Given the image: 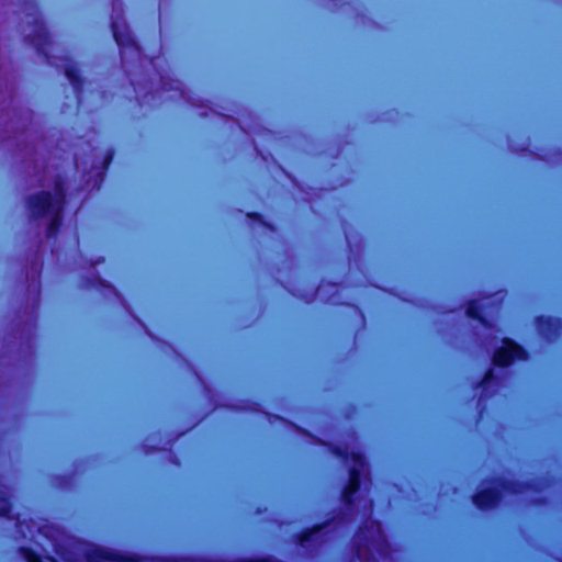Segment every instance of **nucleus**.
Masks as SVG:
<instances>
[{"mask_svg": "<svg viewBox=\"0 0 562 562\" xmlns=\"http://www.w3.org/2000/svg\"><path fill=\"white\" fill-rule=\"evenodd\" d=\"M494 372L491 370L486 373L484 380H483V383H482V386H483V392H487V390L490 389V386L494 383Z\"/></svg>", "mask_w": 562, "mask_h": 562, "instance_id": "14", "label": "nucleus"}, {"mask_svg": "<svg viewBox=\"0 0 562 562\" xmlns=\"http://www.w3.org/2000/svg\"><path fill=\"white\" fill-rule=\"evenodd\" d=\"M37 530H38V533H41V535H43V536H45L47 538L52 537L50 533H49L50 532V527H48V526H38Z\"/></svg>", "mask_w": 562, "mask_h": 562, "instance_id": "16", "label": "nucleus"}, {"mask_svg": "<svg viewBox=\"0 0 562 562\" xmlns=\"http://www.w3.org/2000/svg\"><path fill=\"white\" fill-rule=\"evenodd\" d=\"M10 513L9 490L0 483V516H8Z\"/></svg>", "mask_w": 562, "mask_h": 562, "instance_id": "12", "label": "nucleus"}, {"mask_svg": "<svg viewBox=\"0 0 562 562\" xmlns=\"http://www.w3.org/2000/svg\"><path fill=\"white\" fill-rule=\"evenodd\" d=\"M336 453L341 456L345 460L346 465L349 469V485L344 491L342 499L345 504L352 509L358 507L356 504L358 494L360 493L361 485L364 486V492L368 493L369 472L362 453L359 451L355 442L351 446L346 447L342 451L336 450Z\"/></svg>", "mask_w": 562, "mask_h": 562, "instance_id": "3", "label": "nucleus"}, {"mask_svg": "<svg viewBox=\"0 0 562 562\" xmlns=\"http://www.w3.org/2000/svg\"><path fill=\"white\" fill-rule=\"evenodd\" d=\"M357 558L361 562L375 560V554L386 557L389 544L378 521H368L361 527L355 539Z\"/></svg>", "mask_w": 562, "mask_h": 562, "instance_id": "4", "label": "nucleus"}, {"mask_svg": "<svg viewBox=\"0 0 562 562\" xmlns=\"http://www.w3.org/2000/svg\"><path fill=\"white\" fill-rule=\"evenodd\" d=\"M175 85H176L175 90L179 91V93H180V95H181V97H184V92H183V90L181 89V85H180V82L176 81V82H175ZM170 89H173V87H171Z\"/></svg>", "mask_w": 562, "mask_h": 562, "instance_id": "17", "label": "nucleus"}, {"mask_svg": "<svg viewBox=\"0 0 562 562\" xmlns=\"http://www.w3.org/2000/svg\"><path fill=\"white\" fill-rule=\"evenodd\" d=\"M490 301L491 297L473 301L470 302L467 308V314L472 318L479 319L485 327H492L486 318V313L484 312V308L487 306V302L490 303Z\"/></svg>", "mask_w": 562, "mask_h": 562, "instance_id": "9", "label": "nucleus"}, {"mask_svg": "<svg viewBox=\"0 0 562 562\" xmlns=\"http://www.w3.org/2000/svg\"><path fill=\"white\" fill-rule=\"evenodd\" d=\"M537 326L540 335L548 340L557 337L561 330V322L551 317H539Z\"/></svg>", "mask_w": 562, "mask_h": 562, "instance_id": "8", "label": "nucleus"}, {"mask_svg": "<svg viewBox=\"0 0 562 562\" xmlns=\"http://www.w3.org/2000/svg\"><path fill=\"white\" fill-rule=\"evenodd\" d=\"M32 525H34L32 522ZM16 528L18 532H20L24 538L30 536L32 539L35 538L33 532V526L29 525L25 520H21L20 517L16 518Z\"/></svg>", "mask_w": 562, "mask_h": 562, "instance_id": "13", "label": "nucleus"}, {"mask_svg": "<svg viewBox=\"0 0 562 562\" xmlns=\"http://www.w3.org/2000/svg\"><path fill=\"white\" fill-rule=\"evenodd\" d=\"M53 546L55 552L67 562H157L150 559L124 557L117 552L94 544L72 540L68 542V547L72 550L68 554L61 552L60 544L56 539H53ZM22 552L26 562H57L50 557H43L32 550L22 549Z\"/></svg>", "mask_w": 562, "mask_h": 562, "instance_id": "1", "label": "nucleus"}, {"mask_svg": "<svg viewBox=\"0 0 562 562\" xmlns=\"http://www.w3.org/2000/svg\"><path fill=\"white\" fill-rule=\"evenodd\" d=\"M364 508H367V509H370V510H371V508H372V503H371V501H366Z\"/></svg>", "mask_w": 562, "mask_h": 562, "instance_id": "18", "label": "nucleus"}, {"mask_svg": "<svg viewBox=\"0 0 562 562\" xmlns=\"http://www.w3.org/2000/svg\"><path fill=\"white\" fill-rule=\"evenodd\" d=\"M510 490L506 484L496 481L492 483V486L480 491L473 497V503L480 509H490L497 505L501 495Z\"/></svg>", "mask_w": 562, "mask_h": 562, "instance_id": "7", "label": "nucleus"}, {"mask_svg": "<svg viewBox=\"0 0 562 562\" xmlns=\"http://www.w3.org/2000/svg\"><path fill=\"white\" fill-rule=\"evenodd\" d=\"M64 186L60 179L54 181L53 192H42L27 200V209L33 218H45L47 222V237H54L61 217L64 204Z\"/></svg>", "mask_w": 562, "mask_h": 562, "instance_id": "2", "label": "nucleus"}, {"mask_svg": "<svg viewBox=\"0 0 562 562\" xmlns=\"http://www.w3.org/2000/svg\"><path fill=\"white\" fill-rule=\"evenodd\" d=\"M49 63L56 65L57 67H60L64 70L66 77L69 79L70 83L72 85L75 92L77 94H79L80 79H79V75H78L76 65L67 58L63 59L60 65L56 64L55 61H52V60H49Z\"/></svg>", "mask_w": 562, "mask_h": 562, "instance_id": "10", "label": "nucleus"}, {"mask_svg": "<svg viewBox=\"0 0 562 562\" xmlns=\"http://www.w3.org/2000/svg\"><path fill=\"white\" fill-rule=\"evenodd\" d=\"M76 165H77V168L80 167V162H79L78 158L76 159Z\"/></svg>", "mask_w": 562, "mask_h": 562, "instance_id": "19", "label": "nucleus"}, {"mask_svg": "<svg viewBox=\"0 0 562 562\" xmlns=\"http://www.w3.org/2000/svg\"><path fill=\"white\" fill-rule=\"evenodd\" d=\"M35 22V31L34 37L32 38V43L37 47V49L47 55L45 46L48 43V35L44 25L38 21V19H34Z\"/></svg>", "mask_w": 562, "mask_h": 562, "instance_id": "11", "label": "nucleus"}, {"mask_svg": "<svg viewBox=\"0 0 562 562\" xmlns=\"http://www.w3.org/2000/svg\"><path fill=\"white\" fill-rule=\"evenodd\" d=\"M526 358L527 353L520 346L508 338H503L502 346L493 355V363L495 367L505 368L515 360H525Z\"/></svg>", "mask_w": 562, "mask_h": 562, "instance_id": "6", "label": "nucleus"}, {"mask_svg": "<svg viewBox=\"0 0 562 562\" xmlns=\"http://www.w3.org/2000/svg\"><path fill=\"white\" fill-rule=\"evenodd\" d=\"M323 530H324V527H319L316 530H313L312 532H310L302 539V543L304 544L306 542H310L314 537L318 536V533H321Z\"/></svg>", "mask_w": 562, "mask_h": 562, "instance_id": "15", "label": "nucleus"}, {"mask_svg": "<svg viewBox=\"0 0 562 562\" xmlns=\"http://www.w3.org/2000/svg\"><path fill=\"white\" fill-rule=\"evenodd\" d=\"M111 19L113 36L121 48L122 59L124 60L128 54L138 57L140 54L139 47L134 41L125 21L116 13L115 8L113 9Z\"/></svg>", "mask_w": 562, "mask_h": 562, "instance_id": "5", "label": "nucleus"}]
</instances>
